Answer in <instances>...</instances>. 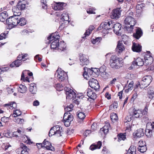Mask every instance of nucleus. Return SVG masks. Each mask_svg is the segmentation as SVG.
Returning <instances> with one entry per match:
<instances>
[{"label":"nucleus","mask_w":154,"mask_h":154,"mask_svg":"<svg viewBox=\"0 0 154 154\" xmlns=\"http://www.w3.org/2000/svg\"><path fill=\"white\" fill-rule=\"evenodd\" d=\"M73 107V105L71 104L69 106H67L64 108L66 112L64 114L63 120L65 125L67 127L70 125L71 122L73 119L72 115L69 113V112L72 111Z\"/></svg>","instance_id":"f257e3e1"},{"label":"nucleus","mask_w":154,"mask_h":154,"mask_svg":"<svg viewBox=\"0 0 154 154\" xmlns=\"http://www.w3.org/2000/svg\"><path fill=\"white\" fill-rule=\"evenodd\" d=\"M152 80V78L150 75L143 77L140 82H138L140 88L143 89L147 87L150 84Z\"/></svg>","instance_id":"f03ea898"},{"label":"nucleus","mask_w":154,"mask_h":154,"mask_svg":"<svg viewBox=\"0 0 154 154\" xmlns=\"http://www.w3.org/2000/svg\"><path fill=\"white\" fill-rule=\"evenodd\" d=\"M59 37L60 36L59 35L55 36L53 34H51L48 37V39L50 41L54 40L51 43V49L58 50Z\"/></svg>","instance_id":"7ed1b4c3"},{"label":"nucleus","mask_w":154,"mask_h":154,"mask_svg":"<svg viewBox=\"0 0 154 154\" xmlns=\"http://www.w3.org/2000/svg\"><path fill=\"white\" fill-rule=\"evenodd\" d=\"M110 63L111 66L112 68L117 69L122 66L119 60L115 56H111L110 60Z\"/></svg>","instance_id":"20e7f679"},{"label":"nucleus","mask_w":154,"mask_h":154,"mask_svg":"<svg viewBox=\"0 0 154 154\" xmlns=\"http://www.w3.org/2000/svg\"><path fill=\"white\" fill-rule=\"evenodd\" d=\"M20 147L17 149L16 152L17 154H29L30 152V149L28 148L25 144L21 143Z\"/></svg>","instance_id":"39448f33"},{"label":"nucleus","mask_w":154,"mask_h":154,"mask_svg":"<svg viewBox=\"0 0 154 154\" xmlns=\"http://www.w3.org/2000/svg\"><path fill=\"white\" fill-rule=\"evenodd\" d=\"M19 16H14L10 17L6 20V23L9 26H16L18 24Z\"/></svg>","instance_id":"423d86ee"},{"label":"nucleus","mask_w":154,"mask_h":154,"mask_svg":"<svg viewBox=\"0 0 154 154\" xmlns=\"http://www.w3.org/2000/svg\"><path fill=\"white\" fill-rule=\"evenodd\" d=\"M124 23L126 25H130V30L132 31L133 27L136 23L135 19L132 17L129 16L125 18L124 20Z\"/></svg>","instance_id":"0eeeda50"},{"label":"nucleus","mask_w":154,"mask_h":154,"mask_svg":"<svg viewBox=\"0 0 154 154\" xmlns=\"http://www.w3.org/2000/svg\"><path fill=\"white\" fill-rule=\"evenodd\" d=\"M89 85L91 88L94 89L96 91L99 89L100 88L98 81L94 78L90 79L89 81Z\"/></svg>","instance_id":"6e6552de"},{"label":"nucleus","mask_w":154,"mask_h":154,"mask_svg":"<svg viewBox=\"0 0 154 154\" xmlns=\"http://www.w3.org/2000/svg\"><path fill=\"white\" fill-rule=\"evenodd\" d=\"M56 71L57 78L60 81H63L67 76V74L60 69H58Z\"/></svg>","instance_id":"1a4fd4ad"},{"label":"nucleus","mask_w":154,"mask_h":154,"mask_svg":"<svg viewBox=\"0 0 154 154\" xmlns=\"http://www.w3.org/2000/svg\"><path fill=\"white\" fill-rule=\"evenodd\" d=\"M80 65L83 66L85 65H88L89 63V61L88 58V57L83 54H80Z\"/></svg>","instance_id":"9d476101"},{"label":"nucleus","mask_w":154,"mask_h":154,"mask_svg":"<svg viewBox=\"0 0 154 154\" xmlns=\"http://www.w3.org/2000/svg\"><path fill=\"white\" fill-rule=\"evenodd\" d=\"M67 89L68 90H66V99L74 100L75 97H76L75 92L71 89Z\"/></svg>","instance_id":"9b49d317"},{"label":"nucleus","mask_w":154,"mask_h":154,"mask_svg":"<svg viewBox=\"0 0 154 154\" xmlns=\"http://www.w3.org/2000/svg\"><path fill=\"white\" fill-rule=\"evenodd\" d=\"M114 28L113 31L116 35H120L121 34V32H120L121 30V25L119 23H117L113 24L112 26H111Z\"/></svg>","instance_id":"f8f14e48"},{"label":"nucleus","mask_w":154,"mask_h":154,"mask_svg":"<svg viewBox=\"0 0 154 154\" xmlns=\"http://www.w3.org/2000/svg\"><path fill=\"white\" fill-rule=\"evenodd\" d=\"M121 11L120 9L114 10L112 12L110 16L112 19L119 18L121 16Z\"/></svg>","instance_id":"ddd939ff"},{"label":"nucleus","mask_w":154,"mask_h":154,"mask_svg":"<svg viewBox=\"0 0 154 154\" xmlns=\"http://www.w3.org/2000/svg\"><path fill=\"white\" fill-rule=\"evenodd\" d=\"M113 25V23L111 21L107 20L104 22L101 23V26H103V30H109L111 29V26Z\"/></svg>","instance_id":"4468645a"},{"label":"nucleus","mask_w":154,"mask_h":154,"mask_svg":"<svg viewBox=\"0 0 154 154\" xmlns=\"http://www.w3.org/2000/svg\"><path fill=\"white\" fill-rule=\"evenodd\" d=\"M145 62L144 65H150L153 61V58L150 55L146 54L144 57Z\"/></svg>","instance_id":"2eb2a0df"},{"label":"nucleus","mask_w":154,"mask_h":154,"mask_svg":"<svg viewBox=\"0 0 154 154\" xmlns=\"http://www.w3.org/2000/svg\"><path fill=\"white\" fill-rule=\"evenodd\" d=\"M87 96L91 99L93 100L95 99L97 97L96 94L92 91L91 89L88 88L85 91Z\"/></svg>","instance_id":"dca6fc26"},{"label":"nucleus","mask_w":154,"mask_h":154,"mask_svg":"<svg viewBox=\"0 0 154 154\" xmlns=\"http://www.w3.org/2000/svg\"><path fill=\"white\" fill-rule=\"evenodd\" d=\"M29 90L31 94L33 95L35 94L37 91L36 85L34 83H31L30 85Z\"/></svg>","instance_id":"f3484780"},{"label":"nucleus","mask_w":154,"mask_h":154,"mask_svg":"<svg viewBox=\"0 0 154 154\" xmlns=\"http://www.w3.org/2000/svg\"><path fill=\"white\" fill-rule=\"evenodd\" d=\"M141 46L139 44L134 42L133 43L132 47V51L137 52H140L141 51Z\"/></svg>","instance_id":"a211bd4d"},{"label":"nucleus","mask_w":154,"mask_h":154,"mask_svg":"<svg viewBox=\"0 0 154 154\" xmlns=\"http://www.w3.org/2000/svg\"><path fill=\"white\" fill-rule=\"evenodd\" d=\"M66 5V4L64 2H57L54 6V9L55 10H62Z\"/></svg>","instance_id":"6ab92c4d"},{"label":"nucleus","mask_w":154,"mask_h":154,"mask_svg":"<svg viewBox=\"0 0 154 154\" xmlns=\"http://www.w3.org/2000/svg\"><path fill=\"white\" fill-rule=\"evenodd\" d=\"M44 147H45L47 149L53 151L54 149L51 146V143L48 141L45 140L43 142Z\"/></svg>","instance_id":"aec40b11"},{"label":"nucleus","mask_w":154,"mask_h":154,"mask_svg":"<svg viewBox=\"0 0 154 154\" xmlns=\"http://www.w3.org/2000/svg\"><path fill=\"white\" fill-rule=\"evenodd\" d=\"M25 61V60H20L17 59L10 64V66L11 67H13L14 66L18 67L22 64V62Z\"/></svg>","instance_id":"412c9836"},{"label":"nucleus","mask_w":154,"mask_h":154,"mask_svg":"<svg viewBox=\"0 0 154 154\" xmlns=\"http://www.w3.org/2000/svg\"><path fill=\"white\" fill-rule=\"evenodd\" d=\"M136 30V33H134L133 36L136 38L138 39L142 35V32L140 28H137Z\"/></svg>","instance_id":"4be33fe9"},{"label":"nucleus","mask_w":154,"mask_h":154,"mask_svg":"<svg viewBox=\"0 0 154 154\" xmlns=\"http://www.w3.org/2000/svg\"><path fill=\"white\" fill-rule=\"evenodd\" d=\"M132 115L134 116V118H138L142 116V113L141 110L140 109L137 110L134 109L133 110V114Z\"/></svg>","instance_id":"5701e85b"},{"label":"nucleus","mask_w":154,"mask_h":154,"mask_svg":"<svg viewBox=\"0 0 154 154\" xmlns=\"http://www.w3.org/2000/svg\"><path fill=\"white\" fill-rule=\"evenodd\" d=\"M102 146V142L100 141H98L97 144H93L90 147L89 149L92 150H94L96 149H100Z\"/></svg>","instance_id":"b1692460"},{"label":"nucleus","mask_w":154,"mask_h":154,"mask_svg":"<svg viewBox=\"0 0 154 154\" xmlns=\"http://www.w3.org/2000/svg\"><path fill=\"white\" fill-rule=\"evenodd\" d=\"M133 64H135L138 66H141L144 64V61L143 59L140 57L137 58L136 61H133Z\"/></svg>","instance_id":"393cba45"},{"label":"nucleus","mask_w":154,"mask_h":154,"mask_svg":"<svg viewBox=\"0 0 154 154\" xmlns=\"http://www.w3.org/2000/svg\"><path fill=\"white\" fill-rule=\"evenodd\" d=\"M125 49L123 44L121 43L119 41L117 45L116 50L117 52L119 53L122 52Z\"/></svg>","instance_id":"a878e982"},{"label":"nucleus","mask_w":154,"mask_h":154,"mask_svg":"<svg viewBox=\"0 0 154 154\" xmlns=\"http://www.w3.org/2000/svg\"><path fill=\"white\" fill-rule=\"evenodd\" d=\"M144 134V132L143 129L142 128H140L137 130L134 133V135L137 137H140L143 136Z\"/></svg>","instance_id":"bb28decb"},{"label":"nucleus","mask_w":154,"mask_h":154,"mask_svg":"<svg viewBox=\"0 0 154 154\" xmlns=\"http://www.w3.org/2000/svg\"><path fill=\"white\" fill-rule=\"evenodd\" d=\"M12 10L14 16H19L21 14V10L17 6H14L12 8Z\"/></svg>","instance_id":"cd10ccee"},{"label":"nucleus","mask_w":154,"mask_h":154,"mask_svg":"<svg viewBox=\"0 0 154 154\" xmlns=\"http://www.w3.org/2000/svg\"><path fill=\"white\" fill-rule=\"evenodd\" d=\"M8 15L6 11H5L0 14V21L4 22L7 19Z\"/></svg>","instance_id":"c85d7f7f"},{"label":"nucleus","mask_w":154,"mask_h":154,"mask_svg":"<svg viewBox=\"0 0 154 154\" xmlns=\"http://www.w3.org/2000/svg\"><path fill=\"white\" fill-rule=\"evenodd\" d=\"M66 46L63 41L61 42L60 43L59 42L58 46V50L61 51H63L66 50Z\"/></svg>","instance_id":"c756f323"},{"label":"nucleus","mask_w":154,"mask_h":154,"mask_svg":"<svg viewBox=\"0 0 154 154\" xmlns=\"http://www.w3.org/2000/svg\"><path fill=\"white\" fill-rule=\"evenodd\" d=\"M23 0H20L16 5L21 11L24 9L26 8V4L24 2H23Z\"/></svg>","instance_id":"7c9ffc66"},{"label":"nucleus","mask_w":154,"mask_h":154,"mask_svg":"<svg viewBox=\"0 0 154 154\" xmlns=\"http://www.w3.org/2000/svg\"><path fill=\"white\" fill-rule=\"evenodd\" d=\"M27 90V88L26 87L23 85H20L18 88V91L22 93H25Z\"/></svg>","instance_id":"2f4dec72"},{"label":"nucleus","mask_w":154,"mask_h":154,"mask_svg":"<svg viewBox=\"0 0 154 154\" xmlns=\"http://www.w3.org/2000/svg\"><path fill=\"white\" fill-rule=\"evenodd\" d=\"M103 72L102 70V68H100L99 69L100 72L101 76L104 79H107L109 76V75L104 71Z\"/></svg>","instance_id":"473e14b6"},{"label":"nucleus","mask_w":154,"mask_h":154,"mask_svg":"<svg viewBox=\"0 0 154 154\" xmlns=\"http://www.w3.org/2000/svg\"><path fill=\"white\" fill-rule=\"evenodd\" d=\"M136 147L135 146H131L128 150L127 154H136Z\"/></svg>","instance_id":"72a5a7b5"},{"label":"nucleus","mask_w":154,"mask_h":154,"mask_svg":"<svg viewBox=\"0 0 154 154\" xmlns=\"http://www.w3.org/2000/svg\"><path fill=\"white\" fill-rule=\"evenodd\" d=\"M53 129L55 132V136H56L57 137H59L62 136V134H63V131H57V130H56V127H55L54 126L52 127Z\"/></svg>","instance_id":"f704fd0d"},{"label":"nucleus","mask_w":154,"mask_h":154,"mask_svg":"<svg viewBox=\"0 0 154 154\" xmlns=\"http://www.w3.org/2000/svg\"><path fill=\"white\" fill-rule=\"evenodd\" d=\"M18 22V24L21 26H23L26 24V21L25 19L23 17L21 18L19 16Z\"/></svg>","instance_id":"c9c22d12"},{"label":"nucleus","mask_w":154,"mask_h":154,"mask_svg":"<svg viewBox=\"0 0 154 154\" xmlns=\"http://www.w3.org/2000/svg\"><path fill=\"white\" fill-rule=\"evenodd\" d=\"M118 141L121 140H124L126 138V135L125 133H120L118 135Z\"/></svg>","instance_id":"e433bc0d"},{"label":"nucleus","mask_w":154,"mask_h":154,"mask_svg":"<svg viewBox=\"0 0 154 154\" xmlns=\"http://www.w3.org/2000/svg\"><path fill=\"white\" fill-rule=\"evenodd\" d=\"M61 20L63 21H68L69 19L68 14L67 13H63L61 15Z\"/></svg>","instance_id":"4c0bfd02"},{"label":"nucleus","mask_w":154,"mask_h":154,"mask_svg":"<svg viewBox=\"0 0 154 154\" xmlns=\"http://www.w3.org/2000/svg\"><path fill=\"white\" fill-rule=\"evenodd\" d=\"M138 149L140 152L143 153L146 151L147 148L146 146H140L138 148Z\"/></svg>","instance_id":"58836bf2"},{"label":"nucleus","mask_w":154,"mask_h":154,"mask_svg":"<svg viewBox=\"0 0 154 154\" xmlns=\"http://www.w3.org/2000/svg\"><path fill=\"white\" fill-rule=\"evenodd\" d=\"M110 118L112 122H114L118 119V116L116 113H112L111 115Z\"/></svg>","instance_id":"ea45409f"},{"label":"nucleus","mask_w":154,"mask_h":154,"mask_svg":"<svg viewBox=\"0 0 154 154\" xmlns=\"http://www.w3.org/2000/svg\"><path fill=\"white\" fill-rule=\"evenodd\" d=\"M122 40L125 44H127L128 42L127 40L128 38V36L125 35H123L122 36Z\"/></svg>","instance_id":"a19ab883"},{"label":"nucleus","mask_w":154,"mask_h":154,"mask_svg":"<svg viewBox=\"0 0 154 154\" xmlns=\"http://www.w3.org/2000/svg\"><path fill=\"white\" fill-rule=\"evenodd\" d=\"M102 38L101 37H97L96 38L94 39L92 41V43L93 44H98L101 40Z\"/></svg>","instance_id":"79ce46f5"},{"label":"nucleus","mask_w":154,"mask_h":154,"mask_svg":"<svg viewBox=\"0 0 154 154\" xmlns=\"http://www.w3.org/2000/svg\"><path fill=\"white\" fill-rule=\"evenodd\" d=\"M78 117L80 119H83L85 118V113L82 112H79L77 114Z\"/></svg>","instance_id":"37998d69"},{"label":"nucleus","mask_w":154,"mask_h":154,"mask_svg":"<svg viewBox=\"0 0 154 154\" xmlns=\"http://www.w3.org/2000/svg\"><path fill=\"white\" fill-rule=\"evenodd\" d=\"M21 131L20 130H18L17 131H14L13 132V134L15 137H17L21 136Z\"/></svg>","instance_id":"c03bdc74"},{"label":"nucleus","mask_w":154,"mask_h":154,"mask_svg":"<svg viewBox=\"0 0 154 154\" xmlns=\"http://www.w3.org/2000/svg\"><path fill=\"white\" fill-rule=\"evenodd\" d=\"M145 134L147 137H150L152 134V131L151 130L146 129L145 130Z\"/></svg>","instance_id":"a18cd8bd"},{"label":"nucleus","mask_w":154,"mask_h":154,"mask_svg":"<svg viewBox=\"0 0 154 154\" xmlns=\"http://www.w3.org/2000/svg\"><path fill=\"white\" fill-rule=\"evenodd\" d=\"M148 93L151 95L154 94V89L153 87H149L148 88Z\"/></svg>","instance_id":"49530a36"},{"label":"nucleus","mask_w":154,"mask_h":154,"mask_svg":"<svg viewBox=\"0 0 154 154\" xmlns=\"http://www.w3.org/2000/svg\"><path fill=\"white\" fill-rule=\"evenodd\" d=\"M99 69H93V68H91V69H89L88 70V71H90L91 72L93 73L94 72L96 74H98V73L99 74V72H98V70H99Z\"/></svg>","instance_id":"de8ad7c7"},{"label":"nucleus","mask_w":154,"mask_h":154,"mask_svg":"<svg viewBox=\"0 0 154 154\" xmlns=\"http://www.w3.org/2000/svg\"><path fill=\"white\" fill-rule=\"evenodd\" d=\"M21 114V112L19 110H16L15 111H14L13 115H15L14 116V117H16L17 116H19Z\"/></svg>","instance_id":"09e8293b"},{"label":"nucleus","mask_w":154,"mask_h":154,"mask_svg":"<svg viewBox=\"0 0 154 154\" xmlns=\"http://www.w3.org/2000/svg\"><path fill=\"white\" fill-rule=\"evenodd\" d=\"M134 82L132 81L129 83L128 86V90H132L133 88Z\"/></svg>","instance_id":"8fccbe9b"},{"label":"nucleus","mask_w":154,"mask_h":154,"mask_svg":"<svg viewBox=\"0 0 154 154\" xmlns=\"http://www.w3.org/2000/svg\"><path fill=\"white\" fill-rule=\"evenodd\" d=\"M118 106V104L117 103L114 102L112 105L110 106L109 107V109L111 110L112 107H113L114 109H116Z\"/></svg>","instance_id":"3c124183"},{"label":"nucleus","mask_w":154,"mask_h":154,"mask_svg":"<svg viewBox=\"0 0 154 154\" xmlns=\"http://www.w3.org/2000/svg\"><path fill=\"white\" fill-rule=\"evenodd\" d=\"M5 106H10L11 107H13L14 108H15L17 106V104L15 102H13L10 104H5Z\"/></svg>","instance_id":"603ef678"},{"label":"nucleus","mask_w":154,"mask_h":154,"mask_svg":"<svg viewBox=\"0 0 154 154\" xmlns=\"http://www.w3.org/2000/svg\"><path fill=\"white\" fill-rule=\"evenodd\" d=\"M53 135H55V132H54V130L53 129V128H52L50 130V131L49 132V137H51Z\"/></svg>","instance_id":"864d4df0"},{"label":"nucleus","mask_w":154,"mask_h":154,"mask_svg":"<svg viewBox=\"0 0 154 154\" xmlns=\"http://www.w3.org/2000/svg\"><path fill=\"white\" fill-rule=\"evenodd\" d=\"M8 34V33L7 32L6 33H4L1 34L0 35V40L5 38L7 37V35Z\"/></svg>","instance_id":"5fc2aeb1"},{"label":"nucleus","mask_w":154,"mask_h":154,"mask_svg":"<svg viewBox=\"0 0 154 154\" xmlns=\"http://www.w3.org/2000/svg\"><path fill=\"white\" fill-rule=\"evenodd\" d=\"M145 5L144 4L141 3L140 4L137 5L136 6V8L138 10H140L142 9V7H144Z\"/></svg>","instance_id":"6e6d98bb"},{"label":"nucleus","mask_w":154,"mask_h":154,"mask_svg":"<svg viewBox=\"0 0 154 154\" xmlns=\"http://www.w3.org/2000/svg\"><path fill=\"white\" fill-rule=\"evenodd\" d=\"M8 117H7L5 116L2 117L1 119V121L5 123L7 122L8 121Z\"/></svg>","instance_id":"4d7b16f0"},{"label":"nucleus","mask_w":154,"mask_h":154,"mask_svg":"<svg viewBox=\"0 0 154 154\" xmlns=\"http://www.w3.org/2000/svg\"><path fill=\"white\" fill-rule=\"evenodd\" d=\"M87 13L89 14H95V12L94 11L92 8H90L89 9H88L87 10Z\"/></svg>","instance_id":"13d9d810"},{"label":"nucleus","mask_w":154,"mask_h":154,"mask_svg":"<svg viewBox=\"0 0 154 154\" xmlns=\"http://www.w3.org/2000/svg\"><path fill=\"white\" fill-rule=\"evenodd\" d=\"M132 117L130 116H127L125 119V120L124 121L125 122H130L131 121L132 119Z\"/></svg>","instance_id":"bf43d9fd"},{"label":"nucleus","mask_w":154,"mask_h":154,"mask_svg":"<svg viewBox=\"0 0 154 154\" xmlns=\"http://www.w3.org/2000/svg\"><path fill=\"white\" fill-rule=\"evenodd\" d=\"M36 145L38 149L44 147L43 143H37Z\"/></svg>","instance_id":"052dcab7"},{"label":"nucleus","mask_w":154,"mask_h":154,"mask_svg":"<svg viewBox=\"0 0 154 154\" xmlns=\"http://www.w3.org/2000/svg\"><path fill=\"white\" fill-rule=\"evenodd\" d=\"M55 127H56V130H57V131H63V130L62 129V128L60 127V126L59 125H56V126H54Z\"/></svg>","instance_id":"680f3d73"},{"label":"nucleus","mask_w":154,"mask_h":154,"mask_svg":"<svg viewBox=\"0 0 154 154\" xmlns=\"http://www.w3.org/2000/svg\"><path fill=\"white\" fill-rule=\"evenodd\" d=\"M28 33V31L26 29H24L21 32V34L23 35H27Z\"/></svg>","instance_id":"e2e57ef3"},{"label":"nucleus","mask_w":154,"mask_h":154,"mask_svg":"<svg viewBox=\"0 0 154 154\" xmlns=\"http://www.w3.org/2000/svg\"><path fill=\"white\" fill-rule=\"evenodd\" d=\"M137 93H136L134 94L133 95V96L131 98L132 100H134L135 99H136L137 98Z\"/></svg>","instance_id":"0e129e2a"},{"label":"nucleus","mask_w":154,"mask_h":154,"mask_svg":"<svg viewBox=\"0 0 154 154\" xmlns=\"http://www.w3.org/2000/svg\"><path fill=\"white\" fill-rule=\"evenodd\" d=\"M105 97L108 100H109L111 99V95L110 94H109L108 92H106L105 94Z\"/></svg>","instance_id":"69168bd1"},{"label":"nucleus","mask_w":154,"mask_h":154,"mask_svg":"<svg viewBox=\"0 0 154 154\" xmlns=\"http://www.w3.org/2000/svg\"><path fill=\"white\" fill-rule=\"evenodd\" d=\"M94 29V26H90L89 27L88 30L90 32H91L92 31V30Z\"/></svg>","instance_id":"338daca9"},{"label":"nucleus","mask_w":154,"mask_h":154,"mask_svg":"<svg viewBox=\"0 0 154 154\" xmlns=\"http://www.w3.org/2000/svg\"><path fill=\"white\" fill-rule=\"evenodd\" d=\"M39 101H38L36 100V101H34L33 102V105L34 106H38L39 105Z\"/></svg>","instance_id":"774afa93"}]
</instances>
